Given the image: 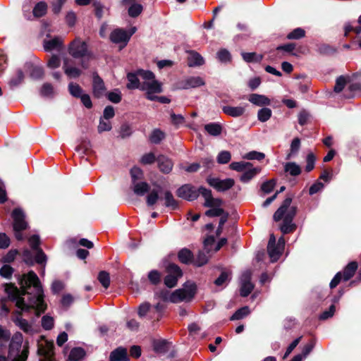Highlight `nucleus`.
<instances>
[{
	"mask_svg": "<svg viewBox=\"0 0 361 361\" xmlns=\"http://www.w3.org/2000/svg\"><path fill=\"white\" fill-rule=\"evenodd\" d=\"M130 175L133 180V183H135L136 180L141 179L143 176L142 170L137 166H134L130 170Z\"/></svg>",
	"mask_w": 361,
	"mask_h": 361,
	"instance_id": "55",
	"label": "nucleus"
},
{
	"mask_svg": "<svg viewBox=\"0 0 361 361\" xmlns=\"http://www.w3.org/2000/svg\"><path fill=\"white\" fill-rule=\"evenodd\" d=\"M44 72L43 68L39 66L33 67L30 73L31 78L34 79H40L44 76Z\"/></svg>",
	"mask_w": 361,
	"mask_h": 361,
	"instance_id": "60",
	"label": "nucleus"
},
{
	"mask_svg": "<svg viewBox=\"0 0 361 361\" xmlns=\"http://www.w3.org/2000/svg\"><path fill=\"white\" fill-rule=\"evenodd\" d=\"M61 63L60 57L56 54H53L47 63V67L51 70H56L59 68Z\"/></svg>",
	"mask_w": 361,
	"mask_h": 361,
	"instance_id": "42",
	"label": "nucleus"
},
{
	"mask_svg": "<svg viewBox=\"0 0 361 361\" xmlns=\"http://www.w3.org/2000/svg\"><path fill=\"white\" fill-rule=\"evenodd\" d=\"M222 111L224 114L232 116V117H239L243 115L245 113V107L243 106H224L222 107Z\"/></svg>",
	"mask_w": 361,
	"mask_h": 361,
	"instance_id": "27",
	"label": "nucleus"
},
{
	"mask_svg": "<svg viewBox=\"0 0 361 361\" xmlns=\"http://www.w3.org/2000/svg\"><path fill=\"white\" fill-rule=\"evenodd\" d=\"M267 252L271 262H276L283 253V251L276 245V238L274 234L270 235L267 245Z\"/></svg>",
	"mask_w": 361,
	"mask_h": 361,
	"instance_id": "15",
	"label": "nucleus"
},
{
	"mask_svg": "<svg viewBox=\"0 0 361 361\" xmlns=\"http://www.w3.org/2000/svg\"><path fill=\"white\" fill-rule=\"evenodd\" d=\"M164 199L165 200L166 207H171L173 209L177 208V202L176 201L172 193L170 191L165 190L164 192Z\"/></svg>",
	"mask_w": 361,
	"mask_h": 361,
	"instance_id": "35",
	"label": "nucleus"
},
{
	"mask_svg": "<svg viewBox=\"0 0 361 361\" xmlns=\"http://www.w3.org/2000/svg\"><path fill=\"white\" fill-rule=\"evenodd\" d=\"M165 137V133L159 129H154L150 136L149 140L153 144H159Z\"/></svg>",
	"mask_w": 361,
	"mask_h": 361,
	"instance_id": "37",
	"label": "nucleus"
},
{
	"mask_svg": "<svg viewBox=\"0 0 361 361\" xmlns=\"http://www.w3.org/2000/svg\"><path fill=\"white\" fill-rule=\"evenodd\" d=\"M171 343L165 340H156L153 342L154 350L157 353L164 354L171 348Z\"/></svg>",
	"mask_w": 361,
	"mask_h": 361,
	"instance_id": "30",
	"label": "nucleus"
},
{
	"mask_svg": "<svg viewBox=\"0 0 361 361\" xmlns=\"http://www.w3.org/2000/svg\"><path fill=\"white\" fill-rule=\"evenodd\" d=\"M151 306L148 302L141 304L138 307V315L140 317H145L150 311Z\"/></svg>",
	"mask_w": 361,
	"mask_h": 361,
	"instance_id": "63",
	"label": "nucleus"
},
{
	"mask_svg": "<svg viewBox=\"0 0 361 361\" xmlns=\"http://www.w3.org/2000/svg\"><path fill=\"white\" fill-rule=\"evenodd\" d=\"M47 10V5L44 1L37 3L33 8V15L35 17H41L44 16Z\"/></svg>",
	"mask_w": 361,
	"mask_h": 361,
	"instance_id": "39",
	"label": "nucleus"
},
{
	"mask_svg": "<svg viewBox=\"0 0 361 361\" xmlns=\"http://www.w3.org/2000/svg\"><path fill=\"white\" fill-rule=\"evenodd\" d=\"M25 78V74L20 69H17L12 74L10 79L8 81V86L13 89L18 87L23 82Z\"/></svg>",
	"mask_w": 361,
	"mask_h": 361,
	"instance_id": "19",
	"label": "nucleus"
},
{
	"mask_svg": "<svg viewBox=\"0 0 361 361\" xmlns=\"http://www.w3.org/2000/svg\"><path fill=\"white\" fill-rule=\"evenodd\" d=\"M200 192L204 198V206L210 207L211 209L205 212V215L209 217L224 216V211L221 208L222 200L219 198H214L212 195L211 190L201 187Z\"/></svg>",
	"mask_w": 361,
	"mask_h": 361,
	"instance_id": "4",
	"label": "nucleus"
},
{
	"mask_svg": "<svg viewBox=\"0 0 361 361\" xmlns=\"http://www.w3.org/2000/svg\"><path fill=\"white\" fill-rule=\"evenodd\" d=\"M242 57L247 63L259 62L263 56L261 54H257L255 52H243Z\"/></svg>",
	"mask_w": 361,
	"mask_h": 361,
	"instance_id": "36",
	"label": "nucleus"
},
{
	"mask_svg": "<svg viewBox=\"0 0 361 361\" xmlns=\"http://www.w3.org/2000/svg\"><path fill=\"white\" fill-rule=\"evenodd\" d=\"M284 171L292 176H296L300 174V166L295 162H288L284 165Z\"/></svg>",
	"mask_w": 361,
	"mask_h": 361,
	"instance_id": "32",
	"label": "nucleus"
},
{
	"mask_svg": "<svg viewBox=\"0 0 361 361\" xmlns=\"http://www.w3.org/2000/svg\"><path fill=\"white\" fill-rule=\"evenodd\" d=\"M182 275L183 273L179 267L174 264H169L167 267V275L164 279L165 285L168 288H173Z\"/></svg>",
	"mask_w": 361,
	"mask_h": 361,
	"instance_id": "8",
	"label": "nucleus"
},
{
	"mask_svg": "<svg viewBox=\"0 0 361 361\" xmlns=\"http://www.w3.org/2000/svg\"><path fill=\"white\" fill-rule=\"evenodd\" d=\"M149 190V185L146 182L133 183V191L140 196L144 195Z\"/></svg>",
	"mask_w": 361,
	"mask_h": 361,
	"instance_id": "34",
	"label": "nucleus"
},
{
	"mask_svg": "<svg viewBox=\"0 0 361 361\" xmlns=\"http://www.w3.org/2000/svg\"><path fill=\"white\" fill-rule=\"evenodd\" d=\"M204 61L202 56L197 52L194 51H188V63L190 67L201 66L204 63Z\"/></svg>",
	"mask_w": 361,
	"mask_h": 361,
	"instance_id": "28",
	"label": "nucleus"
},
{
	"mask_svg": "<svg viewBox=\"0 0 361 361\" xmlns=\"http://www.w3.org/2000/svg\"><path fill=\"white\" fill-rule=\"evenodd\" d=\"M42 326L46 330H49L54 326L53 317L45 315L42 318Z\"/></svg>",
	"mask_w": 361,
	"mask_h": 361,
	"instance_id": "58",
	"label": "nucleus"
},
{
	"mask_svg": "<svg viewBox=\"0 0 361 361\" xmlns=\"http://www.w3.org/2000/svg\"><path fill=\"white\" fill-rule=\"evenodd\" d=\"M250 313V309L247 306H245L238 310L231 317V320H239Z\"/></svg>",
	"mask_w": 361,
	"mask_h": 361,
	"instance_id": "45",
	"label": "nucleus"
},
{
	"mask_svg": "<svg viewBox=\"0 0 361 361\" xmlns=\"http://www.w3.org/2000/svg\"><path fill=\"white\" fill-rule=\"evenodd\" d=\"M231 279V272L223 271L220 276L215 280L214 283L218 286H223Z\"/></svg>",
	"mask_w": 361,
	"mask_h": 361,
	"instance_id": "50",
	"label": "nucleus"
},
{
	"mask_svg": "<svg viewBox=\"0 0 361 361\" xmlns=\"http://www.w3.org/2000/svg\"><path fill=\"white\" fill-rule=\"evenodd\" d=\"M357 269V264L355 262H350L343 270V279L344 281L349 280L353 276L355 271Z\"/></svg>",
	"mask_w": 361,
	"mask_h": 361,
	"instance_id": "33",
	"label": "nucleus"
},
{
	"mask_svg": "<svg viewBox=\"0 0 361 361\" xmlns=\"http://www.w3.org/2000/svg\"><path fill=\"white\" fill-rule=\"evenodd\" d=\"M13 219V229L16 238L18 240H23V236L20 231L27 228V222L25 221V214L20 209H15L12 212Z\"/></svg>",
	"mask_w": 361,
	"mask_h": 361,
	"instance_id": "7",
	"label": "nucleus"
},
{
	"mask_svg": "<svg viewBox=\"0 0 361 361\" xmlns=\"http://www.w3.org/2000/svg\"><path fill=\"white\" fill-rule=\"evenodd\" d=\"M97 279L105 289H107L109 287L110 276L108 272L105 271H100L98 274Z\"/></svg>",
	"mask_w": 361,
	"mask_h": 361,
	"instance_id": "43",
	"label": "nucleus"
},
{
	"mask_svg": "<svg viewBox=\"0 0 361 361\" xmlns=\"http://www.w3.org/2000/svg\"><path fill=\"white\" fill-rule=\"evenodd\" d=\"M107 98L109 99V101H111L113 103H119L121 100V92L118 90H116L113 92H110L107 94Z\"/></svg>",
	"mask_w": 361,
	"mask_h": 361,
	"instance_id": "56",
	"label": "nucleus"
},
{
	"mask_svg": "<svg viewBox=\"0 0 361 361\" xmlns=\"http://www.w3.org/2000/svg\"><path fill=\"white\" fill-rule=\"evenodd\" d=\"M231 158V153L228 151L221 152L217 157V161L219 164H227Z\"/></svg>",
	"mask_w": 361,
	"mask_h": 361,
	"instance_id": "59",
	"label": "nucleus"
},
{
	"mask_svg": "<svg viewBox=\"0 0 361 361\" xmlns=\"http://www.w3.org/2000/svg\"><path fill=\"white\" fill-rule=\"evenodd\" d=\"M295 208L290 209L285 215L283 224L281 226V231L283 233H288L295 229V225L292 223L293 219L295 215Z\"/></svg>",
	"mask_w": 361,
	"mask_h": 361,
	"instance_id": "13",
	"label": "nucleus"
},
{
	"mask_svg": "<svg viewBox=\"0 0 361 361\" xmlns=\"http://www.w3.org/2000/svg\"><path fill=\"white\" fill-rule=\"evenodd\" d=\"M251 166L252 164L250 162L245 161H235L230 164V169L238 172H244L246 169Z\"/></svg>",
	"mask_w": 361,
	"mask_h": 361,
	"instance_id": "38",
	"label": "nucleus"
},
{
	"mask_svg": "<svg viewBox=\"0 0 361 361\" xmlns=\"http://www.w3.org/2000/svg\"><path fill=\"white\" fill-rule=\"evenodd\" d=\"M248 101L258 106H268L271 104L270 99L263 94H251L248 97Z\"/></svg>",
	"mask_w": 361,
	"mask_h": 361,
	"instance_id": "20",
	"label": "nucleus"
},
{
	"mask_svg": "<svg viewBox=\"0 0 361 361\" xmlns=\"http://www.w3.org/2000/svg\"><path fill=\"white\" fill-rule=\"evenodd\" d=\"M68 52L73 59H83L89 56L87 43L76 37L68 47Z\"/></svg>",
	"mask_w": 361,
	"mask_h": 361,
	"instance_id": "6",
	"label": "nucleus"
},
{
	"mask_svg": "<svg viewBox=\"0 0 361 361\" xmlns=\"http://www.w3.org/2000/svg\"><path fill=\"white\" fill-rule=\"evenodd\" d=\"M315 157L312 153H310L307 156V164L305 166V170L307 172L311 171L314 167V163H315Z\"/></svg>",
	"mask_w": 361,
	"mask_h": 361,
	"instance_id": "62",
	"label": "nucleus"
},
{
	"mask_svg": "<svg viewBox=\"0 0 361 361\" xmlns=\"http://www.w3.org/2000/svg\"><path fill=\"white\" fill-rule=\"evenodd\" d=\"M123 2L126 5H130L128 12L130 17H137L143 10L142 6L135 3V0H123Z\"/></svg>",
	"mask_w": 361,
	"mask_h": 361,
	"instance_id": "21",
	"label": "nucleus"
},
{
	"mask_svg": "<svg viewBox=\"0 0 361 361\" xmlns=\"http://www.w3.org/2000/svg\"><path fill=\"white\" fill-rule=\"evenodd\" d=\"M292 202L291 198H286L282 205L276 210V212L274 214V219L276 221H280L283 217L284 218L285 215L288 212H287L288 208Z\"/></svg>",
	"mask_w": 361,
	"mask_h": 361,
	"instance_id": "24",
	"label": "nucleus"
},
{
	"mask_svg": "<svg viewBox=\"0 0 361 361\" xmlns=\"http://www.w3.org/2000/svg\"><path fill=\"white\" fill-rule=\"evenodd\" d=\"M68 90L70 94L75 97L80 98L84 94L80 85L73 82L69 83Z\"/></svg>",
	"mask_w": 361,
	"mask_h": 361,
	"instance_id": "46",
	"label": "nucleus"
},
{
	"mask_svg": "<svg viewBox=\"0 0 361 361\" xmlns=\"http://www.w3.org/2000/svg\"><path fill=\"white\" fill-rule=\"evenodd\" d=\"M260 171H261V168L253 167V166L252 165L251 167H248V169H246L245 170V171L240 176V180L243 183H248L251 179H252Z\"/></svg>",
	"mask_w": 361,
	"mask_h": 361,
	"instance_id": "25",
	"label": "nucleus"
},
{
	"mask_svg": "<svg viewBox=\"0 0 361 361\" xmlns=\"http://www.w3.org/2000/svg\"><path fill=\"white\" fill-rule=\"evenodd\" d=\"M157 157L153 152H149L143 154L140 159V164L143 165H149L157 161Z\"/></svg>",
	"mask_w": 361,
	"mask_h": 361,
	"instance_id": "47",
	"label": "nucleus"
},
{
	"mask_svg": "<svg viewBox=\"0 0 361 361\" xmlns=\"http://www.w3.org/2000/svg\"><path fill=\"white\" fill-rule=\"evenodd\" d=\"M217 58L222 63H228L231 61V56L229 51L225 49L217 52Z\"/></svg>",
	"mask_w": 361,
	"mask_h": 361,
	"instance_id": "51",
	"label": "nucleus"
},
{
	"mask_svg": "<svg viewBox=\"0 0 361 361\" xmlns=\"http://www.w3.org/2000/svg\"><path fill=\"white\" fill-rule=\"evenodd\" d=\"M197 287L192 282H186L183 288L170 293L168 290L164 289L155 293V296L164 301L173 303H179L181 302H189L195 296Z\"/></svg>",
	"mask_w": 361,
	"mask_h": 361,
	"instance_id": "2",
	"label": "nucleus"
},
{
	"mask_svg": "<svg viewBox=\"0 0 361 361\" xmlns=\"http://www.w3.org/2000/svg\"><path fill=\"white\" fill-rule=\"evenodd\" d=\"M138 75L142 80L140 90L146 92L149 100H156L157 96L154 94L162 92L161 84L155 79L154 73L149 71L139 70Z\"/></svg>",
	"mask_w": 361,
	"mask_h": 361,
	"instance_id": "3",
	"label": "nucleus"
},
{
	"mask_svg": "<svg viewBox=\"0 0 361 361\" xmlns=\"http://www.w3.org/2000/svg\"><path fill=\"white\" fill-rule=\"evenodd\" d=\"M276 185V180L272 179L264 182L262 185V190L265 193L271 192Z\"/></svg>",
	"mask_w": 361,
	"mask_h": 361,
	"instance_id": "61",
	"label": "nucleus"
},
{
	"mask_svg": "<svg viewBox=\"0 0 361 361\" xmlns=\"http://www.w3.org/2000/svg\"><path fill=\"white\" fill-rule=\"evenodd\" d=\"M110 39L113 43L120 44L121 48L126 46L130 40V35L128 32L123 29H115L110 35Z\"/></svg>",
	"mask_w": 361,
	"mask_h": 361,
	"instance_id": "10",
	"label": "nucleus"
},
{
	"mask_svg": "<svg viewBox=\"0 0 361 361\" xmlns=\"http://www.w3.org/2000/svg\"><path fill=\"white\" fill-rule=\"evenodd\" d=\"M265 157V154L262 152L257 151H251L243 156V158L247 160H262Z\"/></svg>",
	"mask_w": 361,
	"mask_h": 361,
	"instance_id": "49",
	"label": "nucleus"
},
{
	"mask_svg": "<svg viewBox=\"0 0 361 361\" xmlns=\"http://www.w3.org/2000/svg\"><path fill=\"white\" fill-rule=\"evenodd\" d=\"M53 92V87L49 83H44L40 90L41 94L46 97L52 95Z\"/></svg>",
	"mask_w": 361,
	"mask_h": 361,
	"instance_id": "64",
	"label": "nucleus"
},
{
	"mask_svg": "<svg viewBox=\"0 0 361 361\" xmlns=\"http://www.w3.org/2000/svg\"><path fill=\"white\" fill-rule=\"evenodd\" d=\"M63 70L69 78H76L80 76L81 68L75 65V61L67 56L63 58Z\"/></svg>",
	"mask_w": 361,
	"mask_h": 361,
	"instance_id": "9",
	"label": "nucleus"
},
{
	"mask_svg": "<svg viewBox=\"0 0 361 361\" xmlns=\"http://www.w3.org/2000/svg\"><path fill=\"white\" fill-rule=\"evenodd\" d=\"M205 82L202 78L200 76H191L185 79L182 82L183 89L195 88L204 85Z\"/></svg>",
	"mask_w": 361,
	"mask_h": 361,
	"instance_id": "18",
	"label": "nucleus"
},
{
	"mask_svg": "<svg viewBox=\"0 0 361 361\" xmlns=\"http://www.w3.org/2000/svg\"><path fill=\"white\" fill-rule=\"evenodd\" d=\"M92 89L94 97L97 98H100L106 94L104 83L102 79L97 74L93 75Z\"/></svg>",
	"mask_w": 361,
	"mask_h": 361,
	"instance_id": "16",
	"label": "nucleus"
},
{
	"mask_svg": "<svg viewBox=\"0 0 361 361\" xmlns=\"http://www.w3.org/2000/svg\"><path fill=\"white\" fill-rule=\"evenodd\" d=\"M161 188L159 185H157V188L149 190L146 197V203L148 207H153L157 203L159 197V193L161 192Z\"/></svg>",
	"mask_w": 361,
	"mask_h": 361,
	"instance_id": "23",
	"label": "nucleus"
},
{
	"mask_svg": "<svg viewBox=\"0 0 361 361\" xmlns=\"http://www.w3.org/2000/svg\"><path fill=\"white\" fill-rule=\"evenodd\" d=\"M85 355V350L81 348H73L69 355V359L72 361H79Z\"/></svg>",
	"mask_w": 361,
	"mask_h": 361,
	"instance_id": "40",
	"label": "nucleus"
},
{
	"mask_svg": "<svg viewBox=\"0 0 361 361\" xmlns=\"http://www.w3.org/2000/svg\"><path fill=\"white\" fill-rule=\"evenodd\" d=\"M272 111L269 108H262L257 112V118L261 122L267 121L271 116Z\"/></svg>",
	"mask_w": 361,
	"mask_h": 361,
	"instance_id": "44",
	"label": "nucleus"
},
{
	"mask_svg": "<svg viewBox=\"0 0 361 361\" xmlns=\"http://www.w3.org/2000/svg\"><path fill=\"white\" fill-rule=\"evenodd\" d=\"M179 260L185 264H188L192 261V254L188 249H182L178 255Z\"/></svg>",
	"mask_w": 361,
	"mask_h": 361,
	"instance_id": "41",
	"label": "nucleus"
},
{
	"mask_svg": "<svg viewBox=\"0 0 361 361\" xmlns=\"http://www.w3.org/2000/svg\"><path fill=\"white\" fill-rule=\"evenodd\" d=\"M62 46L63 39L58 37L44 41V48L47 51L60 50Z\"/></svg>",
	"mask_w": 361,
	"mask_h": 361,
	"instance_id": "22",
	"label": "nucleus"
},
{
	"mask_svg": "<svg viewBox=\"0 0 361 361\" xmlns=\"http://www.w3.org/2000/svg\"><path fill=\"white\" fill-rule=\"evenodd\" d=\"M300 147V140L299 138H294L290 144V152L287 155V159H290L291 156L297 153Z\"/></svg>",
	"mask_w": 361,
	"mask_h": 361,
	"instance_id": "54",
	"label": "nucleus"
},
{
	"mask_svg": "<svg viewBox=\"0 0 361 361\" xmlns=\"http://www.w3.org/2000/svg\"><path fill=\"white\" fill-rule=\"evenodd\" d=\"M250 271H244L240 277V295L243 297L247 296L253 290L254 285L251 283Z\"/></svg>",
	"mask_w": 361,
	"mask_h": 361,
	"instance_id": "11",
	"label": "nucleus"
},
{
	"mask_svg": "<svg viewBox=\"0 0 361 361\" xmlns=\"http://www.w3.org/2000/svg\"><path fill=\"white\" fill-rule=\"evenodd\" d=\"M109 358L110 361H128L127 350L123 348H118L111 352Z\"/></svg>",
	"mask_w": 361,
	"mask_h": 361,
	"instance_id": "29",
	"label": "nucleus"
},
{
	"mask_svg": "<svg viewBox=\"0 0 361 361\" xmlns=\"http://www.w3.org/2000/svg\"><path fill=\"white\" fill-rule=\"evenodd\" d=\"M208 261V257L204 252H199L196 259H195V264L197 267H201L205 264Z\"/></svg>",
	"mask_w": 361,
	"mask_h": 361,
	"instance_id": "57",
	"label": "nucleus"
},
{
	"mask_svg": "<svg viewBox=\"0 0 361 361\" xmlns=\"http://www.w3.org/2000/svg\"><path fill=\"white\" fill-rule=\"evenodd\" d=\"M305 36V31L301 28L298 27L289 32L287 35L288 39H299Z\"/></svg>",
	"mask_w": 361,
	"mask_h": 361,
	"instance_id": "48",
	"label": "nucleus"
},
{
	"mask_svg": "<svg viewBox=\"0 0 361 361\" xmlns=\"http://www.w3.org/2000/svg\"><path fill=\"white\" fill-rule=\"evenodd\" d=\"M157 162L159 169L164 173H169L173 166V161L164 155H159L157 157Z\"/></svg>",
	"mask_w": 361,
	"mask_h": 361,
	"instance_id": "17",
	"label": "nucleus"
},
{
	"mask_svg": "<svg viewBox=\"0 0 361 361\" xmlns=\"http://www.w3.org/2000/svg\"><path fill=\"white\" fill-rule=\"evenodd\" d=\"M127 78L128 83L126 86L128 89H140L142 80L138 75V71L135 73H128Z\"/></svg>",
	"mask_w": 361,
	"mask_h": 361,
	"instance_id": "26",
	"label": "nucleus"
},
{
	"mask_svg": "<svg viewBox=\"0 0 361 361\" xmlns=\"http://www.w3.org/2000/svg\"><path fill=\"white\" fill-rule=\"evenodd\" d=\"M18 280L21 290L13 284H6L5 292L8 298L15 302L18 310L14 319L15 324L23 331L29 333L32 326L21 317L23 312L35 309L38 314L44 312L47 305L44 301V293L37 275L30 271L27 274L18 275Z\"/></svg>",
	"mask_w": 361,
	"mask_h": 361,
	"instance_id": "1",
	"label": "nucleus"
},
{
	"mask_svg": "<svg viewBox=\"0 0 361 361\" xmlns=\"http://www.w3.org/2000/svg\"><path fill=\"white\" fill-rule=\"evenodd\" d=\"M112 128L111 123L109 120H105L103 118H101L99 120V123L98 126V132L102 133L104 131H109Z\"/></svg>",
	"mask_w": 361,
	"mask_h": 361,
	"instance_id": "52",
	"label": "nucleus"
},
{
	"mask_svg": "<svg viewBox=\"0 0 361 361\" xmlns=\"http://www.w3.org/2000/svg\"><path fill=\"white\" fill-rule=\"evenodd\" d=\"M199 194H200V189L197 191L193 187L188 185L180 187L177 191L178 197L189 201L197 199Z\"/></svg>",
	"mask_w": 361,
	"mask_h": 361,
	"instance_id": "12",
	"label": "nucleus"
},
{
	"mask_svg": "<svg viewBox=\"0 0 361 361\" xmlns=\"http://www.w3.org/2000/svg\"><path fill=\"white\" fill-rule=\"evenodd\" d=\"M23 336L16 333L11 341L8 350V357L11 361H25L27 357L28 350L25 346L22 348Z\"/></svg>",
	"mask_w": 361,
	"mask_h": 361,
	"instance_id": "5",
	"label": "nucleus"
},
{
	"mask_svg": "<svg viewBox=\"0 0 361 361\" xmlns=\"http://www.w3.org/2000/svg\"><path fill=\"white\" fill-rule=\"evenodd\" d=\"M205 131L212 136L217 137L221 134L222 126L219 123H209L204 125Z\"/></svg>",
	"mask_w": 361,
	"mask_h": 361,
	"instance_id": "31",
	"label": "nucleus"
},
{
	"mask_svg": "<svg viewBox=\"0 0 361 361\" xmlns=\"http://www.w3.org/2000/svg\"><path fill=\"white\" fill-rule=\"evenodd\" d=\"M209 184L216 188L219 191H225L234 185V180L232 178H226L224 180H220L218 178H210L208 180Z\"/></svg>",
	"mask_w": 361,
	"mask_h": 361,
	"instance_id": "14",
	"label": "nucleus"
},
{
	"mask_svg": "<svg viewBox=\"0 0 361 361\" xmlns=\"http://www.w3.org/2000/svg\"><path fill=\"white\" fill-rule=\"evenodd\" d=\"M348 78L344 76H340L337 78L336 85L334 86V91L336 92H341L345 85L347 84Z\"/></svg>",
	"mask_w": 361,
	"mask_h": 361,
	"instance_id": "53",
	"label": "nucleus"
}]
</instances>
